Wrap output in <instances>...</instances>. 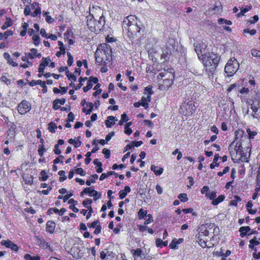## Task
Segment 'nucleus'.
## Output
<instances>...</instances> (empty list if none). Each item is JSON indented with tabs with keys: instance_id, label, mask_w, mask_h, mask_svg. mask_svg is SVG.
I'll return each instance as SVG.
<instances>
[{
	"instance_id": "7c9ffc66",
	"label": "nucleus",
	"mask_w": 260,
	"mask_h": 260,
	"mask_svg": "<svg viewBox=\"0 0 260 260\" xmlns=\"http://www.w3.org/2000/svg\"><path fill=\"white\" fill-rule=\"evenodd\" d=\"M95 190L93 188V186H91L90 187H86L84 188V189L80 193V196L81 197L84 196V194L88 193L89 194V196L91 197L92 194L93 193H94Z\"/></svg>"
},
{
	"instance_id": "37998d69",
	"label": "nucleus",
	"mask_w": 260,
	"mask_h": 260,
	"mask_svg": "<svg viewBox=\"0 0 260 260\" xmlns=\"http://www.w3.org/2000/svg\"><path fill=\"white\" fill-rule=\"evenodd\" d=\"M246 132L250 140L253 139L255 136L257 135L256 131H251L250 128H247L246 129Z\"/></svg>"
},
{
	"instance_id": "72a5a7b5",
	"label": "nucleus",
	"mask_w": 260,
	"mask_h": 260,
	"mask_svg": "<svg viewBox=\"0 0 260 260\" xmlns=\"http://www.w3.org/2000/svg\"><path fill=\"white\" fill-rule=\"evenodd\" d=\"M88 80L87 81V85L86 86L89 87L90 88H92L93 86V84H95L98 82V78L97 77L90 76L88 78Z\"/></svg>"
},
{
	"instance_id": "c756f323",
	"label": "nucleus",
	"mask_w": 260,
	"mask_h": 260,
	"mask_svg": "<svg viewBox=\"0 0 260 260\" xmlns=\"http://www.w3.org/2000/svg\"><path fill=\"white\" fill-rule=\"evenodd\" d=\"M250 231V228L249 226H243L239 229V232L240 233V237L243 238L246 236L247 233Z\"/></svg>"
},
{
	"instance_id": "338daca9",
	"label": "nucleus",
	"mask_w": 260,
	"mask_h": 260,
	"mask_svg": "<svg viewBox=\"0 0 260 260\" xmlns=\"http://www.w3.org/2000/svg\"><path fill=\"white\" fill-rule=\"evenodd\" d=\"M63 35L64 39H65V40H68L71 37L73 36L72 30L71 29H68Z\"/></svg>"
},
{
	"instance_id": "79ce46f5",
	"label": "nucleus",
	"mask_w": 260,
	"mask_h": 260,
	"mask_svg": "<svg viewBox=\"0 0 260 260\" xmlns=\"http://www.w3.org/2000/svg\"><path fill=\"white\" fill-rule=\"evenodd\" d=\"M68 142L70 144L74 145L75 148H78L81 145V141H76L74 139H70L69 141H68Z\"/></svg>"
},
{
	"instance_id": "de8ad7c7",
	"label": "nucleus",
	"mask_w": 260,
	"mask_h": 260,
	"mask_svg": "<svg viewBox=\"0 0 260 260\" xmlns=\"http://www.w3.org/2000/svg\"><path fill=\"white\" fill-rule=\"evenodd\" d=\"M241 201V198L237 196H234V200H232L231 201V205L232 206H237L238 203Z\"/></svg>"
},
{
	"instance_id": "20e7f679",
	"label": "nucleus",
	"mask_w": 260,
	"mask_h": 260,
	"mask_svg": "<svg viewBox=\"0 0 260 260\" xmlns=\"http://www.w3.org/2000/svg\"><path fill=\"white\" fill-rule=\"evenodd\" d=\"M196 107L192 101L184 102L180 106L179 113L185 116H190L196 112Z\"/></svg>"
},
{
	"instance_id": "58836bf2",
	"label": "nucleus",
	"mask_w": 260,
	"mask_h": 260,
	"mask_svg": "<svg viewBox=\"0 0 260 260\" xmlns=\"http://www.w3.org/2000/svg\"><path fill=\"white\" fill-rule=\"evenodd\" d=\"M251 6H246L245 7H242L240 9V12L237 14L238 17H241L245 15V14L250 10Z\"/></svg>"
},
{
	"instance_id": "69168bd1",
	"label": "nucleus",
	"mask_w": 260,
	"mask_h": 260,
	"mask_svg": "<svg viewBox=\"0 0 260 260\" xmlns=\"http://www.w3.org/2000/svg\"><path fill=\"white\" fill-rule=\"evenodd\" d=\"M182 212L184 214H188V213L192 214V215L194 216H196L197 215V213L196 212H193V209L191 208L182 209Z\"/></svg>"
},
{
	"instance_id": "412c9836",
	"label": "nucleus",
	"mask_w": 260,
	"mask_h": 260,
	"mask_svg": "<svg viewBox=\"0 0 260 260\" xmlns=\"http://www.w3.org/2000/svg\"><path fill=\"white\" fill-rule=\"evenodd\" d=\"M117 120V119H116L115 117L109 116H108L107 120L105 121V125L107 128H110L115 125V121Z\"/></svg>"
},
{
	"instance_id": "c85d7f7f",
	"label": "nucleus",
	"mask_w": 260,
	"mask_h": 260,
	"mask_svg": "<svg viewBox=\"0 0 260 260\" xmlns=\"http://www.w3.org/2000/svg\"><path fill=\"white\" fill-rule=\"evenodd\" d=\"M151 170L153 172L156 176H160L164 170L162 168L152 165L151 166Z\"/></svg>"
},
{
	"instance_id": "f03ea898",
	"label": "nucleus",
	"mask_w": 260,
	"mask_h": 260,
	"mask_svg": "<svg viewBox=\"0 0 260 260\" xmlns=\"http://www.w3.org/2000/svg\"><path fill=\"white\" fill-rule=\"evenodd\" d=\"M95 61L98 66H107L112 59L111 46L106 43L100 45L94 53Z\"/></svg>"
},
{
	"instance_id": "a18cd8bd",
	"label": "nucleus",
	"mask_w": 260,
	"mask_h": 260,
	"mask_svg": "<svg viewBox=\"0 0 260 260\" xmlns=\"http://www.w3.org/2000/svg\"><path fill=\"white\" fill-rule=\"evenodd\" d=\"M92 178L86 181V185L90 186L91 183H95V180L98 178V175L96 174H94L91 176Z\"/></svg>"
},
{
	"instance_id": "b1692460",
	"label": "nucleus",
	"mask_w": 260,
	"mask_h": 260,
	"mask_svg": "<svg viewBox=\"0 0 260 260\" xmlns=\"http://www.w3.org/2000/svg\"><path fill=\"white\" fill-rule=\"evenodd\" d=\"M151 97H149V95H147V96H142L141 98V100L139 101L140 103H141L142 106L143 107L146 109L148 107V103L151 102Z\"/></svg>"
},
{
	"instance_id": "3c124183",
	"label": "nucleus",
	"mask_w": 260,
	"mask_h": 260,
	"mask_svg": "<svg viewBox=\"0 0 260 260\" xmlns=\"http://www.w3.org/2000/svg\"><path fill=\"white\" fill-rule=\"evenodd\" d=\"M57 125L53 122H50L48 124V130L51 133H54L55 129H57Z\"/></svg>"
},
{
	"instance_id": "1a4fd4ad",
	"label": "nucleus",
	"mask_w": 260,
	"mask_h": 260,
	"mask_svg": "<svg viewBox=\"0 0 260 260\" xmlns=\"http://www.w3.org/2000/svg\"><path fill=\"white\" fill-rule=\"evenodd\" d=\"M137 18L136 16L133 15H130L128 16H126L124 18L123 21V26L125 28L128 27L130 25H132L133 24H137Z\"/></svg>"
},
{
	"instance_id": "4d7b16f0",
	"label": "nucleus",
	"mask_w": 260,
	"mask_h": 260,
	"mask_svg": "<svg viewBox=\"0 0 260 260\" xmlns=\"http://www.w3.org/2000/svg\"><path fill=\"white\" fill-rule=\"evenodd\" d=\"M98 225H100V221H99V220H94L93 222L88 223L87 224V226H88V228L89 229H94V228H96V227H98Z\"/></svg>"
},
{
	"instance_id": "f8f14e48",
	"label": "nucleus",
	"mask_w": 260,
	"mask_h": 260,
	"mask_svg": "<svg viewBox=\"0 0 260 260\" xmlns=\"http://www.w3.org/2000/svg\"><path fill=\"white\" fill-rule=\"evenodd\" d=\"M125 29L128 30V35L131 37L137 35V34L140 32L141 28L138 25V24H135L129 26Z\"/></svg>"
},
{
	"instance_id": "cd10ccee",
	"label": "nucleus",
	"mask_w": 260,
	"mask_h": 260,
	"mask_svg": "<svg viewBox=\"0 0 260 260\" xmlns=\"http://www.w3.org/2000/svg\"><path fill=\"white\" fill-rule=\"evenodd\" d=\"M157 64L153 63L152 65L147 66L146 68V72L147 73L156 74L157 70Z\"/></svg>"
},
{
	"instance_id": "f704fd0d",
	"label": "nucleus",
	"mask_w": 260,
	"mask_h": 260,
	"mask_svg": "<svg viewBox=\"0 0 260 260\" xmlns=\"http://www.w3.org/2000/svg\"><path fill=\"white\" fill-rule=\"evenodd\" d=\"M225 199L224 195H220L218 198L212 200L211 204L213 206H217L220 203L223 202Z\"/></svg>"
},
{
	"instance_id": "a19ab883",
	"label": "nucleus",
	"mask_w": 260,
	"mask_h": 260,
	"mask_svg": "<svg viewBox=\"0 0 260 260\" xmlns=\"http://www.w3.org/2000/svg\"><path fill=\"white\" fill-rule=\"evenodd\" d=\"M178 199L181 202H186L188 201V197L186 193H180L178 196Z\"/></svg>"
},
{
	"instance_id": "6e6d98bb",
	"label": "nucleus",
	"mask_w": 260,
	"mask_h": 260,
	"mask_svg": "<svg viewBox=\"0 0 260 260\" xmlns=\"http://www.w3.org/2000/svg\"><path fill=\"white\" fill-rule=\"evenodd\" d=\"M66 76L68 79L72 80L73 82L76 81L77 78L75 75L71 73L69 70L66 71Z\"/></svg>"
},
{
	"instance_id": "603ef678",
	"label": "nucleus",
	"mask_w": 260,
	"mask_h": 260,
	"mask_svg": "<svg viewBox=\"0 0 260 260\" xmlns=\"http://www.w3.org/2000/svg\"><path fill=\"white\" fill-rule=\"evenodd\" d=\"M24 258L25 260H40V257L39 255H36L35 256H32L28 253L24 255Z\"/></svg>"
},
{
	"instance_id": "6e6552de",
	"label": "nucleus",
	"mask_w": 260,
	"mask_h": 260,
	"mask_svg": "<svg viewBox=\"0 0 260 260\" xmlns=\"http://www.w3.org/2000/svg\"><path fill=\"white\" fill-rule=\"evenodd\" d=\"M0 244L1 245L4 246L5 248L10 249L13 252H17L18 251L19 246L18 245L13 243L9 239L1 241Z\"/></svg>"
},
{
	"instance_id": "bf43d9fd",
	"label": "nucleus",
	"mask_w": 260,
	"mask_h": 260,
	"mask_svg": "<svg viewBox=\"0 0 260 260\" xmlns=\"http://www.w3.org/2000/svg\"><path fill=\"white\" fill-rule=\"evenodd\" d=\"M251 54L252 56L260 59V50L256 49H251Z\"/></svg>"
},
{
	"instance_id": "f257e3e1",
	"label": "nucleus",
	"mask_w": 260,
	"mask_h": 260,
	"mask_svg": "<svg viewBox=\"0 0 260 260\" xmlns=\"http://www.w3.org/2000/svg\"><path fill=\"white\" fill-rule=\"evenodd\" d=\"M206 45L200 44L196 46L195 50L198 57L202 60L206 72L209 76L213 75V72L218 67L219 62V57L217 54L213 52L204 53L202 49H205Z\"/></svg>"
},
{
	"instance_id": "ea45409f",
	"label": "nucleus",
	"mask_w": 260,
	"mask_h": 260,
	"mask_svg": "<svg viewBox=\"0 0 260 260\" xmlns=\"http://www.w3.org/2000/svg\"><path fill=\"white\" fill-rule=\"evenodd\" d=\"M131 252L134 257H140L142 254V250L141 248L133 249L131 250Z\"/></svg>"
},
{
	"instance_id": "4be33fe9",
	"label": "nucleus",
	"mask_w": 260,
	"mask_h": 260,
	"mask_svg": "<svg viewBox=\"0 0 260 260\" xmlns=\"http://www.w3.org/2000/svg\"><path fill=\"white\" fill-rule=\"evenodd\" d=\"M249 88L248 87H242L240 91H239V94H238V96L241 99L242 102L245 101V96L244 94H248L249 92Z\"/></svg>"
},
{
	"instance_id": "9b49d317",
	"label": "nucleus",
	"mask_w": 260,
	"mask_h": 260,
	"mask_svg": "<svg viewBox=\"0 0 260 260\" xmlns=\"http://www.w3.org/2000/svg\"><path fill=\"white\" fill-rule=\"evenodd\" d=\"M258 195H260V170L259 173H257L255 188L254 189V192L253 196H252V199L255 200Z\"/></svg>"
},
{
	"instance_id": "9d476101",
	"label": "nucleus",
	"mask_w": 260,
	"mask_h": 260,
	"mask_svg": "<svg viewBox=\"0 0 260 260\" xmlns=\"http://www.w3.org/2000/svg\"><path fill=\"white\" fill-rule=\"evenodd\" d=\"M174 79H161L159 81V88L160 90L168 89L173 84Z\"/></svg>"
},
{
	"instance_id": "dca6fc26",
	"label": "nucleus",
	"mask_w": 260,
	"mask_h": 260,
	"mask_svg": "<svg viewBox=\"0 0 260 260\" xmlns=\"http://www.w3.org/2000/svg\"><path fill=\"white\" fill-rule=\"evenodd\" d=\"M106 23V21L105 20V18L102 14L99 19V20L95 21V32H97L99 30L103 29V27L105 25V23Z\"/></svg>"
},
{
	"instance_id": "680f3d73",
	"label": "nucleus",
	"mask_w": 260,
	"mask_h": 260,
	"mask_svg": "<svg viewBox=\"0 0 260 260\" xmlns=\"http://www.w3.org/2000/svg\"><path fill=\"white\" fill-rule=\"evenodd\" d=\"M58 174L60 176V178H59V181L62 182L66 180V172L63 170H60L58 172Z\"/></svg>"
},
{
	"instance_id": "2eb2a0df",
	"label": "nucleus",
	"mask_w": 260,
	"mask_h": 260,
	"mask_svg": "<svg viewBox=\"0 0 260 260\" xmlns=\"http://www.w3.org/2000/svg\"><path fill=\"white\" fill-rule=\"evenodd\" d=\"M56 226V224H55V223L53 220H49L47 222V223H46V232L50 234H53Z\"/></svg>"
},
{
	"instance_id": "473e14b6",
	"label": "nucleus",
	"mask_w": 260,
	"mask_h": 260,
	"mask_svg": "<svg viewBox=\"0 0 260 260\" xmlns=\"http://www.w3.org/2000/svg\"><path fill=\"white\" fill-rule=\"evenodd\" d=\"M156 246L157 248H161L162 247H166L168 245V241H162L160 238H157L155 240Z\"/></svg>"
},
{
	"instance_id": "e433bc0d",
	"label": "nucleus",
	"mask_w": 260,
	"mask_h": 260,
	"mask_svg": "<svg viewBox=\"0 0 260 260\" xmlns=\"http://www.w3.org/2000/svg\"><path fill=\"white\" fill-rule=\"evenodd\" d=\"M258 101H259V100L258 99L256 100V99H255V100H251V99H246L245 98V101H244V102H246V105L250 107L256 106V103H257Z\"/></svg>"
},
{
	"instance_id": "423d86ee",
	"label": "nucleus",
	"mask_w": 260,
	"mask_h": 260,
	"mask_svg": "<svg viewBox=\"0 0 260 260\" xmlns=\"http://www.w3.org/2000/svg\"><path fill=\"white\" fill-rule=\"evenodd\" d=\"M31 108V105L29 102L22 100L21 102L18 104L17 109L19 114L25 115L30 111Z\"/></svg>"
},
{
	"instance_id": "5fc2aeb1",
	"label": "nucleus",
	"mask_w": 260,
	"mask_h": 260,
	"mask_svg": "<svg viewBox=\"0 0 260 260\" xmlns=\"http://www.w3.org/2000/svg\"><path fill=\"white\" fill-rule=\"evenodd\" d=\"M248 83L249 84V88L251 90L254 89V87L256 84L255 79L253 77L250 76L249 81Z\"/></svg>"
},
{
	"instance_id": "774afa93",
	"label": "nucleus",
	"mask_w": 260,
	"mask_h": 260,
	"mask_svg": "<svg viewBox=\"0 0 260 260\" xmlns=\"http://www.w3.org/2000/svg\"><path fill=\"white\" fill-rule=\"evenodd\" d=\"M147 219L144 221V225H148L153 221V217L151 214H148L147 216Z\"/></svg>"
},
{
	"instance_id": "a211bd4d",
	"label": "nucleus",
	"mask_w": 260,
	"mask_h": 260,
	"mask_svg": "<svg viewBox=\"0 0 260 260\" xmlns=\"http://www.w3.org/2000/svg\"><path fill=\"white\" fill-rule=\"evenodd\" d=\"M66 212V209L62 208L60 209H58L56 208H50L47 211V214L49 215H50L53 214V213L55 214H58L60 216H62L64 213Z\"/></svg>"
},
{
	"instance_id": "49530a36",
	"label": "nucleus",
	"mask_w": 260,
	"mask_h": 260,
	"mask_svg": "<svg viewBox=\"0 0 260 260\" xmlns=\"http://www.w3.org/2000/svg\"><path fill=\"white\" fill-rule=\"evenodd\" d=\"M32 40L36 46H38L39 45L41 39L39 35L36 34L33 35Z\"/></svg>"
},
{
	"instance_id": "0e129e2a",
	"label": "nucleus",
	"mask_w": 260,
	"mask_h": 260,
	"mask_svg": "<svg viewBox=\"0 0 260 260\" xmlns=\"http://www.w3.org/2000/svg\"><path fill=\"white\" fill-rule=\"evenodd\" d=\"M92 203V200L88 199V198H86L84 200V201H83V206L84 207L88 208V207H89V206L91 205Z\"/></svg>"
},
{
	"instance_id": "a878e982",
	"label": "nucleus",
	"mask_w": 260,
	"mask_h": 260,
	"mask_svg": "<svg viewBox=\"0 0 260 260\" xmlns=\"http://www.w3.org/2000/svg\"><path fill=\"white\" fill-rule=\"evenodd\" d=\"M131 192V188L128 185L124 187V189L120 190L119 192V198L120 200L123 199L126 197L127 193Z\"/></svg>"
},
{
	"instance_id": "aec40b11",
	"label": "nucleus",
	"mask_w": 260,
	"mask_h": 260,
	"mask_svg": "<svg viewBox=\"0 0 260 260\" xmlns=\"http://www.w3.org/2000/svg\"><path fill=\"white\" fill-rule=\"evenodd\" d=\"M25 54L27 55L30 59H33L36 57L40 58L41 57V54L38 53V51L36 48H31L30 53H26Z\"/></svg>"
},
{
	"instance_id": "ddd939ff",
	"label": "nucleus",
	"mask_w": 260,
	"mask_h": 260,
	"mask_svg": "<svg viewBox=\"0 0 260 260\" xmlns=\"http://www.w3.org/2000/svg\"><path fill=\"white\" fill-rule=\"evenodd\" d=\"M252 110L251 116L253 118L259 119L260 118V106L259 101L256 103V106H252L250 107Z\"/></svg>"
},
{
	"instance_id": "bb28decb",
	"label": "nucleus",
	"mask_w": 260,
	"mask_h": 260,
	"mask_svg": "<svg viewBox=\"0 0 260 260\" xmlns=\"http://www.w3.org/2000/svg\"><path fill=\"white\" fill-rule=\"evenodd\" d=\"M58 45L60 51H57L56 55L57 57H59L62 54H66V47L64 46L62 41H58Z\"/></svg>"
},
{
	"instance_id": "7ed1b4c3",
	"label": "nucleus",
	"mask_w": 260,
	"mask_h": 260,
	"mask_svg": "<svg viewBox=\"0 0 260 260\" xmlns=\"http://www.w3.org/2000/svg\"><path fill=\"white\" fill-rule=\"evenodd\" d=\"M228 149L233 159L240 160L244 154L242 143L238 140L237 137H236L232 144L229 145Z\"/></svg>"
},
{
	"instance_id": "5701e85b",
	"label": "nucleus",
	"mask_w": 260,
	"mask_h": 260,
	"mask_svg": "<svg viewBox=\"0 0 260 260\" xmlns=\"http://www.w3.org/2000/svg\"><path fill=\"white\" fill-rule=\"evenodd\" d=\"M4 58L7 60V62L9 64L11 65L13 67L18 66V63L14 61L13 59L10 57V54L7 52H5L3 54Z\"/></svg>"
},
{
	"instance_id": "4c0bfd02",
	"label": "nucleus",
	"mask_w": 260,
	"mask_h": 260,
	"mask_svg": "<svg viewBox=\"0 0 260 260\" xmlns=\"http://www.w3.org/2000/svg\"><path fill=\"white\" fill-rule=\"evenodd\" d=\"M147 216V211L143 209H140L138 212V217L139 219L142 220L144 219L145 217Z\"/></svg>"
},
{
	"instance_id": "052dcab7",
	"label": "nucleus",
	"mask_w": 260,
	"mask_h": 260,
	"mask_svg": "<svg viewBox=\"0 0 260 260\" xmlns=\"http://www.w3.org/2000/svg\"><path fill=\"white\" fill-rule=\"evenodd\" d=\"M216 197V192L215 191H213L211 192H206V197L209 199L210 200H214Z\"/></svg>"
},
{
	"instance_id": "e2e57ef3",
	"label": "nucleus",
	"mask_w": 260,
	"mask_h": 260,
	"mask_svg": "<svg viewBox=\"0 0 260 260\" xmlns=\"http://www.w3.org/2000/svg\"><path fill=\"white\" fill-rule=\"evenodd\" d=\"M45 151L46 149L44 148V145H40L39 146L38 154L40 155V156L43 157Z\"/></svg>"
},
{
	"instance_id": "39448f33",
	"label": "nucleus",
	"mask_w": 260,
	"mask_h": 260,
	"mask_svg": "<svg viewBox=\"0 0 260 260\" xmlns=\"http://www.w3.org/2000/svg\"><path fill=\"white\" fill-rule=\"evenodd\" d=\"M239 68V63L235 58H231L228 61L224 67V73L225 76L232 77L236 74Z\"/></svg>"
},
{
	"instance_id": "c9c22d12",
	"label": "nucleus",
	"mask_w": 260,
	"mask_h": 260,
	"mask_svg": "<svg viewBox=\"0 0 260 260\" xmlns=\"http://www.w3.org/2000/svg\"><path fill=\"white\" fill-rule=\"evenodd\" d=\"M219 158V156L218 154H215L213 159V163L210 164V167L211 169H214L215 167H218L219 164L218 162Z\"/></svg>"
},
{
	"instance_id": "8fccbe9b",
	"label": "nucleus",
	"mask_w": 260,
	"mask_h": 260,
	"mask_svg": "<svg viewBox=\"0 0 260 260\" xmlns=\"http://www.w3.org/2000/svg\"><path fill=\"white\" fill-rule=\"evenodd\" d=\"M198 243H199L200 245L203 248H205L206 247H207V245L206 244L207 242V239L206 240L203 239L201 237L198 236Z\"/></svg>"
},
{
	"instance_id": "c03bdc74",
	"label": "nucleus",
	"mask_w": 260,
	"mask_h": 260,
	"mask_svg": "<svg viewBox=\"0 0 260 260\" xmlns=\"http://www.w3.org/2000/svg\"><path fill=\"white\" fill-rule=\"evenodd\" d=\"M88 80L87 77H80L79 79V83L78 85H77L75 87V90H79L82 86H83V82H85V81Z\"/></svg>"
},
{
	"instance_id": "393cba45",
	"label": "nucleus",
	"mask_w": 260,
	"mask_h": 260,
	"mask_svg": "<svg viewBox=\"0 0 260 260\" xmlns=\"http://www.w3.org/2000/svg\"><path fill=\"white\" fill-rule=\"evenodd\" d=\"M95 20L94 18H90L86 21V25H87L89 30L94 32H95Z\"/></svg>"
},
{
	"instance_id": "0eeeda50",
	"label": "nucleus",
	"mask_w": 260,
	"mask_h": 260,
	"mask_svg": "<svg viewBox=\"0 0 260 260\" xmlns=\"http://www.w3.org/2000/svg\"><path fill=\"white\" fill-rule=\"evenodd\" d=\"M175 79L174 70L173 68H170L167 70L160 73L157 75V79L161 80V79Z\"/></svg>"
},
{
	"instance_id": "13d9d810",
	"label": "nucleus",
	"mask_w": 260,
	"mask_h": 260,
	"mask_svg": "<svg viewBox=\"0 0 260 260\" xmlns=\"http://www.w3.org/2000/svg\"><path fill=\"white\" fill-rule=\"evenodd\" d=\"M144 93L147 94V95H149V97H151V95L153 93L151 86H148L146 87L145 88H144Z\"/></svg>"
},
{
	"instance_id": "2f4dec72",
	"label": "nucleus",
	"mask_w": 260,
	"mask_h": 260,
	"mask_svg": "<svg viewBox=\"0 0 260 260\" xmlns=\"http://www.w3.org/2000/svg\"><path fill=\"white\" fill-rule=\"evenodd\" d=\"M39 246L44 249H50V246L48 242L46 241L44 238H39L38 239Z\"/></svg>"
},
{
	"instance_id": "09e8293b",
	"label": "nucleus",
	"mask_w": 260,
	"mask_h": 260,
	"mask_svg": "<svg viewBox=\"0 0 260 260\" xmlns=\"http://www.w3.org/2000/svg\"><path fill=\"white\" fill-rule=\"evenodd\" d=\"M41 177H39L40 181H47L48 178V175L45 170H42L40 173Z\"/></svg>"
},
{
	"instance_id": "864d4df0",
	"label": "nucleus",
	"mask_w": 260,
	"mask_h": 260,
	"mask_svg": "<svg viewBox=\"0 0 260 260\" xmlns=\"http://www.w3.org/2000/svg\"><path fill=\"white\" fill-rule=\"evenodd\" d=\"M218 23L219 24H222L225 23L228 25H231L232 24V21L228 20V19H225L224 18H218Z\"/></svg>"
},
{
	"instance_id": "f3484780",
	"label": "nucleus",
	"mask_w": 260,
	"mask_h": 260,
	"mask_svg": "<svg viewBox=\"0 0 260 260\" xmlns=\"http://www.w3.org/2000/svg\"><path fill=\"white\" fill-rule=\"evenodd\" d=\"M66 103V99L63 98L54 100L53 102L52 108L54 110H58L60 109L61 105H63Z\"/></svg>"
},
{
	"instance_id": "4468645a",
	"label": "nucleus",
	"mask_w": 260,
	"mask_h": 260,
	"mask_svg": "<svg viewBox=\"0 0 260 260\" xmlns=\"http://www.w3.org/2000/svg\"><path fill=\"white\" fill-rule=\"evenodd\" d=\"M99 105L100 102L99 101L95 102L94 104L91 102H87L86 103V106L88 107L89 109L88 110H86V108L84 107L82 110V111L83 113H85V114L88 115L92 112L94 106L98 108L99 106Z\"/></svg>"
},
{
	"instance_id": "6ab92c4d",
	"label": "nucleus",
	"mask_w": 260,
	"mask_h": 260,
	"mask_svg": "<svg viewBox=\"0 0 260 260\" xmlns=\"http://www.w3.org/2000/svg\"><path fill=\"white\" fill-rule=\"evenodd\" d=\"M198 236H205L207 237L209 236V231L207 230L206 226L205 224H201L198 229Z\"/></svg>"
}]
</instances>
